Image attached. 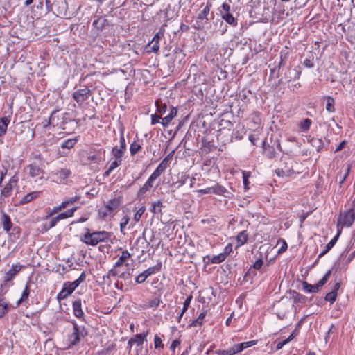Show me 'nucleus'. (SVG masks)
Segmentation results:
<instances>
[{
	"label": "nucleus",
	"mask_w": 355,
	"mask_h": 355,
	"mask_svg": "<svg viewBox=\"0 0 355 355\" xmlns=\"http://www.w3.org/2000/svg\"><path fill=\"white\" fill-rule=\"evenodd\" d=\"M299 164L293 158L283 157L280 160V164L275 172L278 176L290 177L295 173H298Z\"/></svg>",
	"instance_id": "nucleus-1"
},
{
	"label": "nucleus",
	"mask_w": 355,
	"mask_h": 355,
	"mask_svg": "<svg viewBox=\"0 0 355 355\" xmlns=\"http://www.w3.org/2000/svg\"><path fill=\"white\" fill-rule=\"evenodd\" d=\"M112 234L106 231H98L91 233L87 230V232L83 235L81 240L87 245L95 246L100 242L109 240Z\"/></svg>",
	"instance_id": "nucleus-2"
},
{
	"label": "nucleus",
	"mask_w": 355,
	"mask_h": 355,
	"mask_svg": "<svg viewBox=\"0 0 355 355\" xmlns=\"http://www.w3.org/2000/svg\"><path fill=\"white\" fill-rule=\"evenodd\" d=\"M148 334V331L143 334L135 335L128 342V347L129 348V355H139V352L142 350V345L144 341H146V336Z\"/></svg>",
	"instance_id": "nucleus-3"
},
{
	"label": "nucleus",
	"mask_w": 355,
	"mask_h": 355,
	"mask_svg": "<svg viewBox=\"0 0 355 355\" xmlns=\"http://www.w3.org/2000/svg\"><path fill=\"white\" fill-rule=\"evenodd\" d=\"M69 113H60L58 110L53 111L49 116V121L46 124L44 125V127L47 125H53V127H60L62 130H65V123H67Z\"/></svg>",
	"instance_id": "nucleus-4"
},
{
	"label": "nucleus",
	"mask_w": 355,
	"mask_h": 355,
	"mask_svg": "<svg viewBox=\"0 0 355 355\" xmlns=\"http://www.w3.org/2000/svg\"><path fill=\"white\" fill-rule=\"evenodd\" d=\"M122 197H115L105 202L104 206L101 209L100 214L103 218L113 215V213L119 209L122 203Z\"/></svg>",
	"instance_id": "nucleus-5"
},
{
	"label": "nucleus",
	"mask_w": 355,
	"mask_h": 355,
	"mask_svg": "<svg viewBox=\"0 0 355 355\" xmlns=\"http://www.w3.org/2000/svg\"><path fill=\"white\" fill-rule=\"evenodd\" d=\"M71 175V171L67 168H58L49 173L48 178L57 184H65L67 178Z\"/></svg>",
	"instance_id": "nucleus-6"
},
{
	"label": "nucleus",
	"mask_w": 355,
	"mask_h": 355,
	"mask_svg": "<svg viewBox=\"0 0 355 355\" xmlns=\"http://www.w3.org/2000/svg\"><path fill=\"white\" fill-rule=\"evenodd\" d=\"M73 331L68 337L69 347L77 345L80 340V337L84 338L87 336V331L85 327L80 329L76 322H73Z\"/></svg>",
	"instance_id": "nucleus-7"
},
{
	"label": "nucleus",
	"mask_w": 355,
	"mask_h": 355,
	"mask_svg": "<svg viewBox=\"0 0 355 355\" xmlns=\"http://www.w3.org/2000/svg\"><path fill=\"white\" fill-rule=\"evenodd\" d=\"M331 274V270H328L324 276L315 285L304 282L302 283L303 289L308 293H317L319 291V288L327 283Z\"/></svg>",
	"instance_id": "nucleus-8"
},
{
	"label": "nucleus",
	"mask_w": 355,
	"mask_h": 355,
	"mask_svg": "<svg viewBox=\"0 0 355 355\" xmlns=\"http://www.w3.org/2000/svg\"><path fill=\"white\" fill-rule=\"evenodd\" d=\"M291 306V302L287 298L286 300L283 298L281 301L278 302L275 305V310L277 317L280 320L285 318Z\"/></svg>",
	"instance_id": "nucleus-9"
},
{
	"label": "nucleus",
	"mask_w": 355,
	"mask_h": 355,
	"mask_svg": "<svg viewBox=\"0 0 355 355\" xmlns=\"http://www.w3.org/2000/svg\"><path fill=\"white\" fill-rule=\"evenodd\" d=\"M355 220V211L354 209H349L347 211L340 214L338 222V226L340 225L346 227H350Z\"/></svg>",
	"instance_id": "nucleus-10"
},
{
	"label": "nucleus",
	"mask_w": 355,
	"mask_h": 355,
	"mask_svg": "<svg viewBox=\"0 0 355 355\" xmlns=\"http://www.w3.org/2000/svg\"><path fill=\"white\" fill-rule=\"evenodd\" d=\"M91 89L87 87L79 89L73 93L72 97L76 101L79 106L87 100L91 95Z\"/></svg>",
	"instance_id": "nucleus-11"
},
{
	"label": "nucleus",
	"mask_w": 355,
	"mask_h": 355,
	"mask_svg": "<svg viewBox=\"0 0 355 355\" xmlns=\"http://www.w3.org/2000/svg\"><path fill=\"white\" fill-rule=\"evenodd\" d=\"M50 10L56 12L58 16H67L68 3L65 0H54L52 3V8H50Z\"/></svg>",
	"instance_id": "nucleus-12"
},
{
	"label": "nucleus",
	"mask_w": 355,
	"mask_h": 355,
	"mask_svg": "<svg viewBox=\"0 0 355 355\" xmlns=\"http://www.w3.org/2000/svg\"><path fill=\"white\" fill-rule=\"evenodd\" d=\"M164 28L162 27L159 31L155 35L150 42L148 43V46L150 50L148 52L157 53L159 50V41L164 36Z\"/></svg>",
	"instance_id": "nucleus-13"
},
{
	"label": "nucleus",
	"mask_w": 355,
	"mask_h": 355,
	"mask_svg": "<svg viewBox=\"0 0 355 355\" xmlns=\"http://www.w3.org/2000/svg\"><path fill=\"white\" fill-rule=\"evenodd\" d=\"M301 71L297 69H288L285 73L284 77L281 78L282 83H289L291 80H297L300 78Z\"/></svg>",
	"instance_id": "nucleus-14"
},
{
	"label": "nucleus",
	"mask_w": 355,
	"mask_h": 355,
	"mask_svg": "<svg viewBox=\"0 0 355 355\" xmlns=\"http://www.w3.org/2000/svg\"><path fill=\"white\" fill-rule=\"evenodd\" d=\"M25 170L33 178H43L44 173V171L35 164H29L26 166Z\"/></svg>",
	"instance_id": "nucleus-15"
},
{
	"label": "nucleus",
	"mask_w": 355,
	"mask_h": 355,
	"mask_svg": "<svg viewBox=\"0 0 355 355\" xmlns=\"http://www.w3.org/2000/svg\"><path fill=\"white\" fill-rule=\"evenodd\" d=\"M24 268V266L20 263L13 264L12 265L11 268L6 272L4 276V282H8L14 279L15 275L20 272V270Z\"/></svg>",
	"instance_id": "nucleus-16"
},
{
	"label": "nucleus",
	"mask_w": 355,
	"mask_h": 355,
	"mask_svg": "<svg viewBox=\"0 0 355 355\" xmlns=\"http://www.w3.org/2000/svg\"><path fill=\"white\" fill-rule=\"evenodd\" d=\"M73 291L74 289L69 284V282H66L63 284L61 291L58 294L57 300L58 301L64 300L69 297Z\"/></svg>",
	"instance_id": "nucleus-17"
},
{
	"label": "nucleus",
	"mask_w": 355,
	"mask_h": 355,
	"mask_svg": "<svg viewBox=\"0 0 355 355\" xmlns=\"http://www.w3.org/2000/svg\"><path fill=\"white\" fill-rule=\"evenodd\" d=\"M157 271V267H150L148 269L145 270L141 274H139L136 278L135 282L137 284L144 283L146 279L150 275L155 274Z\"/></svg>",
	"instance_id": "nucleus-18"
},
{
	"label": "nucleus",
	"mask_w": 355,
	"mask_h": 355,
	"mask_svg": "<svg viewBox=\"0 0 355 355\" xmlns=\"http://www.w3.org/2000/svg\"><path fill=\"white\" fill-rule=\"evenodd\" d=\"M154 182L155 180L149 177L144 184L138 190L137 197L141 198L146 192L149 191L153 187Z\"/></svg>",
	"instance_id": "nucleus-19"
},
{
	"label": "nucleus",
	"mask_w": 355,
	"mask_h": 355,
	"mask_svg": "<svg viewBox=\"0 0 355 355\" xmlns=\"http://www.w3.org/2000/svg\"><path fill=\"white\" fill-rule=\"evenodd\" d=\"M177 115V110L174 107H171L170 110L169 114L162 118V124L164 128H166L168 126L171 121Z\"/></svg>",
	"instance_id": "nucleus-20"
},
{
	"label": "nucleus",
	"mask_w": 355,
	"mask_h": 355,
	"mask_svg": "<svg viewBox=\"0 0 355 355\" xmlns=\"http://www.w3.org/2000/svg\"><path fill=\"white\" fill-rule=\"evenodd\" d=\"M341 233V230H338L337 235L334 237L325 246V249L318 255V258H321L325 254H327L336 243L339 235Z\"/></svg>",
	"instance_id": "nucleus-21"
},
{
	"label": "nucleus",
	"mask_w": 355,
	"mask_h": 355,
	"mask_svg": "<svg viewBox=\"0 0 355 355\" xmlns=\"http://www.w3.org/2000/svg\"><path fill=\"white\" fill-rule=\"evenodd\" d=\"M73 314L76 317H77L78 318H83L84 313L82 310L80 300H76L73 302Z\"/></svg>",
	"instance_id": "nucleus-22"
},
{
	"label": "nucleus",
	"mask_w": 355,
	"mask_h": 355,
	"mask_svg": "<svg viewBox=\"0 0 355 355\" xmlns=\"http://www.w3.org/2000/svg\"><path fill=\"white\" fill-rule=\"evenodd\" d=\"M15 182L10 180L9 182L5 185L3 189L1 190V198H7L10 196L12 192Z\"/></svg>",
	"instance_id": "nucleus-23"
},
{
	"label": "nucleus",
	"mask_w": 355,
	"mask_h": 355,
	"mask_svg": "<svg viewBox=\"0 0 355 355\" xmlns=\"http://www.w3.org/2000/svg\"><path fill=\"white\" fill-rule=\"evenodd\" d=\"M263 154L268 158L272 159L276 156V151L273 146L266 145V141L263 142Z\"/></svg>",
	"instance_id": "nucleus-24"
},
{
	"label": "nucleus",
	"mask_w": 355,
	"mask_h": 355,
	"mask_svg": "<svg viewBox=\"0 0 355 355\" xmlns=\"http://www.w3.org/2000/svg\"><path fill=\"white\" fill-rule=\"evenodd\" d=\"M29 293H30V285H29V283H27L23 292H22L21 297L16 303V307H18L21 304L24 303L28 300Z\"/></svg>",
	"instance_id": "nucleus-25"
},
{
	"label": "nucleus",
	"mask_w": 355,
	"mask_h": 355,
	"mask_svg": "<svg viewBox=\"0 0 355 355\" xmlns=\"http://www.w3.org/2000/svg\"><path fill=\"white\" fill-rule=\"evenodd\" d=\"M257 343L255 340L243 342L234 345L236 354L243 351V349L254 345Z\"/></svg>",
	"instance_id": "nucleus-26"
},
{
	"label": "nucleus",
	"mask_w": 355,
	"mask_h": 355,
	"mask_svg": "<svg viewBox=\"0 0 355 355\" xmlns=\"http://www.w3.org/2000/svg\"><path fill=\"white\" fill-rule=\"evenodd\" d=\"M39 193V191H33L28 193L21 198V200L19 202V205H22L32 201L33 199L38 197Z\"/></svg>",
	"instance_id": "nucleus-27"
},
{
	"label": "nucleus",
	"mask_w": 355,
	"mask_h": 355,
	"mask_svg": "<svg viewBox=\"0 0 355 355\" xmlns=\"http://www.w3.org/2000/svg\"><path fill=\"white\" fill-rule=\"evenodd\" d=\"M1 224L3 227L4 230L6 232H9L12 228V224L10 220V218L8 214L5 213H3L2 215Z\"/></svg>",
	"instance_id": "nucleus-28"
},
{
	"label": "nucleus",
	"mask_w": 355,
	"mask_h": 355,
	"mask_svg": "<svg viewBox=\"0 0 355 355\" xmlns=\"http://www.w3.org/2000/svg\"><path fill=\"white\" fill-rule=\"evenodd\" d=\"M131 254L127 250H123L118 261L114 263V268L121 267L130 257Z\"/></svg>",
	"instance_id": "nucleus-29"
},
{
	"label": "nucleus",
	"mask_w": 355,
	"mask_h": 355,
	"mask_svg": "<svg viewBox=\"0 0 355 355\" xmlns=\"http://www.w3.org/2000/svg\"><path fill=\"white\" fill-rule=\"evenodd\" d=\"M10 123V119L4 116L0 119V137L3 136L7 131L8 125Z\"/></svg>",
	"instance_id": "nucleus-30"
},
{
	"label": "nucleus",
	"mask_w": 355,
	"mask_h": 355,
	"mask_svg": "<svg viewBox=\"0 0 355 355\" xmlns=\"http://www.w3.org/2000/svg\"><path fill=\"white\" fill-rule=\"evenodd\" d=\"M80 198V197L78 196H73V197H70V198H66V199H64L61 202V204H60L61 205V207H62L63 209H65L67 207L73 205Z\"/></svg>",
	"instance_id": "nucleus-31"
},
{
	"label": "nucleus",
	"mask_w": 355,
	"mask_h": 355,
	"mask_svg": "<svg viewBox=\"0 0 355 355\" xmlns=\"http://www.w3.org/2000/svg\"><path fill=\"white\" fill-rule=\"evenodd\" d=\"M326 101H327V104H326V110L327 112H329V113H333L335 112V107H334V104H335V101L334 99L331 97V96H324V97Z\"/></svg>",
	"instance_id": "nucleus-32"
},
{
	"label": "nucleus",
	"mask_w": 355,
	"mask_h": 355,
	"mask_svg": "<svg viewBox=\"0 0 355 355\" xmlns=\"http://www.w3.org/2000/svg\"><path fill=\"white\" fill-rule=\"evenodd\" d=\"M212 193L219 196H225V193L227 191V189L222 185L216 184L211 187Z\"/></svg>",
	"instance_id": "nucleus-33"
},
{
	"label": "nucleus",
	"mask_w": 355,
	"mask_h": 355,
	"mask_svg": "<svg viewBox=\"0 0 355 355\" xmlns=\"http://www.w3.org/2000/svg\"><path fill=\"white\" fill-rule=\"evenodd\" d=\"M221 17L230 25L233 26H236L237 25L236 19L231 13L223 14Z\"/></svg>",
	"instance_id": "nucleus-34"
},
{
	"label": "nucleus",
	"mask_w": 355,
	"mask_h": 355,
	"mask_svg": "<svg viewBox=\"0 0 355 355\" xmlns=\"http://www.w3.org/2000/svg\"><path fill=\"white\" fill-rule=\"evenodd\" d=\"M211 6L210 4H207L205 7L203 8V10L201 11V12L198 14L197 17L199 19H203L208 22L207 15L210 11Z\"/></svg>",
	"instance_id": "nucleus-35"
},
{
	"label": "nucleus",
	"mask_w": 355,
	"mask_h": 355,
	"mask_svg": "<svg viewBox=\"0 0 355 355\" xmlns=\"http://www.w3.org/2000/svg\"><path fill=\"white\" fill-rule=\"evenodd\" d=\"M77 141H78L77 138L69 139L67 140L64 141L62 143L61 148L63 149L64 148L71 149V148H73L75 146V144H76Z\"/></svg>",
	"instance_id": "nucleus-36"
},
{
	"label": "nucleus",
	"mask_w": 355,
	"mask_h": 355,
	"mask_svg": "<svg viewBox=\"0 0 355 355\" xmlns=\"http://www.w3.org/2000/svg\"><path fill=\"white\" fill-rule=\"evenodd\" d=\"M248 239V236L246 231H241L237 236L238 246L245 244Z\"/></svg>",
	"instance_id": "nucleus-37"
},
{
	"label": "nucleus",
	"mask_w": 355,
	"mask_h": 355,
	"mask_svg": "<svg viewBox=\"0 0 355 355\" xmlns=\"http://www.w3.org/2000/svg\"><path fill=\"white\" fill-rule=\"evenodd\" d=\"M192 298H193L192 295H189L186 298L185 301L184 302L183 308H182L181 312L180 313L178 322L180 321V319L182 318V317L183 316L184 313L187 311L188 307L190 305Z\"/></svg>",
	"instance_id": "nucleus-38"
},
{
	"label": "nucleus",
	"mask_w": 355,
	"mask_h": 355,
	"mask_svg": "<svg viewBox=\"0 0 355 355\" xmlns=\"http://www.w3.org/2000/svg\"><path fill=\"white\" fill-rule=\"evenodd\" d=\"M125 152V150L115 146L112 150V155L114 157L115 159L122 160V157Z\"/></svg>",
	"instance_id": "nucleus-39"
},
{
	"label": "nucleus",
	"mask_w": 355,
	"mask_h": 355,
	"mask_svg": "<svg viewBox=\"0 0 355 355\" xmlns=\"http://www.w3.org/2000/svg\"><path fill=\"white\" fill-rule=\"evenodd\" d=\"M206 311H203L202 312L199 316L198 317L197 319H196L195 320H193L190 326L191 327H198V326H201L202 324H203V322H204V319L206 316Z\"/></svg>",
	"instance_id": "nucleus-40"
},
{
	"label": "nucleus",
	"mask_w": 355,
	"mask_h": 355,
	"mask_svg": "<svg viewBox=\"0 0 355 355\" xmlns=\"http://www.w3.org/2000/svg\"><path fill=\"white\" fill-rule=\"evenodd\" d=\"M86 275L83 272L81 273L80 277L73 282H69V284L71 286V287L75 290L82 282H83L85 280Z\"/></svg>",
	"instance_id": "nucleus-41"
},
{
	"label": "nucleus",
	"mask_w": 355,
	"mask_h": 355,
	"mask_svg": "<svg viewBox=\"0 0 355 355\" xmlns=\"http://www.w3.org/2000/svg\"><path fill=\"white\" fill-rule=\"evenodd\" d=\"M162 202L160 200H157L152 202L150 208L151 212L154 214H158L162 212Z\"/></svg>",
	"instance_id": "nucleus-42"
},
{
	"label": "nucleus",
	"mask_w": 355,
	"mask_h": 355,
	"mask_svg": "<svg viewBox=\"0 0 355 355\" xmlns=\"http://www.w3.org/2000/svg\"><path fill=\"white\" fill-rule=\"evenodd\" d=\"M141 148V144L139 143V141H134L130 146V152L131 155H135L136 153H137L140 149Z\"/></svg>",
	"instance_id": "nucleus-43"
},
{
	"label": "nucleus",
	"mask_w": 355,
	"mask_h": 355,
	"mask_svg": "<svg viewBox=\"0 0 355 355\" xmlns=\"http://www.w3.org/2000/svg\"><path fill=\"white\" fill-rule=\"evenodd\" d=\"M292 297L295 303H305L306 298L305 296L296 291L293 292Z\"/></svg>",
	"instance_id": "nucleus-44"
},
{
	"label": "nucleus",
	"mask_w": 355,
	"mask_h": 355,
	"mask_svg": "<svg viewBox=\"0 0 355 355\" xmlns=\"http://www.w3.org/2000/svg\"><path fill=\"white\" fill-rule=\"evenodd\" d=\"M215 354L218 355H234L236 354L234 347L232 346L228 349L221 350L218 349L215 351Z\"/></svg>",
	"instance_id": "nucleus-45"
},
{
	"label": "nucleus",
	"mask_w": 355,
	"mask_h": 355,
	"mask_svg": "<svg viewBox=\"0 0 355 355\" xmlns=\"http://www.w3.org/2000/svg\"><path fill=\"white\" fill-rule=\"evenodd\" d=\"M311 123H312V121L311 119H305L302 121L300 122L299 126L302 131L307 132L309 130Z\"/></svg>",
	"instance_id": "nucleus-46"
},
{
	"label": "nucleus",
	"mask_w": 355,
	"mask_h": 355,
	"mask_svg": "<svg viewBox=\"0 0 355 355\" xmlns=\"http://www.w3.org/2000/svg\"><path fill=\"white\" fill-rule=\"evenodd\" d=\"M8 304L4 299L0 300V317H3L8 311Z\"/></svg>",
	"instance_id": "nucleus-47"
},
{
	"label": "nucleus",
	"mask_w": 355,
	"mask_h": 355,
	"mask_svg": "<svg viewBox=\"0 0 355 355\" xmlns=\"http://www.w3.org/2000/svg\"><path fill=\"white\" fill-rule=\"evenodd\" d=\"M155 105L157 106V112L159 113L158 115L162 116V114H164L166 112L167 107L166 104L159 103L158 101L155 102Z\"/></svg>",
	"instance_id": "nucleus-48"
},
{
	"label": "nucleus",
	"mask_w": 355,
	"mask_h": 355,
	"mask_svg": "<svg viewBox=\"0 0 355 355\" xmlns=\"http://www.w3.org/2000/svg\"><path fill=\"white\" fill-rule=\"evenodd\" d=\"M145 210H146L145 206H141V207L139 208V209L135 214L134 218H133L135 223H137L140 220Z\"/></svg>",
	"instance_id": "nucleus-49"
},
{
	"label": "nucleus",
	"mask_w": 355,
	"mask_h": 355,
	"mask_svg": "<svg viewBox=\"0 0 355 355\" xmlns=\"http://www.w3.org/2000/svg\"><path fill=\"white\" fill-rule=\"evenodd\" d=\"M226 257H227L224 255L223 253L222 252L218 255H214L211 258V261L212 263H220L223 262L226 259Z\"/></svg>",
	"instance_id": "nucleus-50"
},
{
	"label": "nucleus",
	"mask_w": 355,
	"mask_h": 355,
	"mask_svg": "<svg viewBox=\"0 0 355 355\" xmlns=\"http://www.w3.org/2000/svg\"><path fill=\"white\" fill-rule=\"evenodd\" d=\"M77 207H73L70 209H68L65 212L60 214L62 219H66L69 217H72L74 214V212L76 211Z\"/></svg>",
	"instance_id": "nucleus-51"
},
{
	"label": "nucleus",
	"mask_w": 355,
	"mask_h": 355,
	"mask_svg": "<svg viewBox=\"0 0 355 355\" xmlns=\"http://www.w3.org/2000/svg\"><path fill=\"white\" fill-rule=\"evenodd\" d=\"M336 297H337V293L335 292L331 291L326 295L324 300L326 301L329 302L330 304H333L336 301Z\"/></svg>",
	"instance_id": "nucleus-52"
},
{
	"label": "nucleus",
	"mask_w": 355,
	"mask_h": 355,
	"mask_svg": "<svg viewBox=\"0 0 355 355\" xmlns=\"http://www.w3.org/2000/svg\"><path fill=\"white\" fill-rule=\"evenodd\" d=\"M61 220H63L61 217L60 214H58L57 216L52 218L49 222V225L47 227V229H51L56 225V224L60 221Z\"/></svg>",
	"instance_id": "nucleus-53"
},
{
	"label": "nucleus",
	"mask_w": 355,
	"mask_h": 355,
	"mask_svg": "<svg viewBox=\"0 0 355 355\" xmlns=\"http://www.w3.org/2000/svg\"><path fill=\"white\" fill-rule=\"evenodd\" d=\"M207 23V21L203 20V19H199L198 17L193 24V27L196 29H202L203 28L204 26Z\"/></svg>",
	"instance_id": "nucleus-54"
},
{
	"label": "nucleus",
	"mask_w": 355,
	"mask_h": 355,
	"mask_svg": "<svg viewBox=\"0 0 355 355\" xmlns=\"http://www.w3.org/2000/svg\"><path fill=\"white\" fill-rule=\"evenodd\" d=\"M62 209H63L62 207H61V205L57 207H54L46 215V218L48 219L49 218L52 217L54 214L60 211Z\"/></svg>",
	"instance_id": "nucleus-55"
},
{
	"label": "nucleus",
	"mask_w": 355,
	"mask_h": 355,
	"mask_svg": "<svg viewBox=\"0 0 355 355\" xmlns=\"http://www.w3.org/2000/svg\"><path fill=\"white\" fill-rule=\"evenodd\" d=\"M154 345H155V348H156V349H159V348L164 347L162 340L157 335H155L154 337Z\"/></svg>",
	"instance_id": "nucleus-56"
},
{
	"label": "nucleus",
	"mask_w": 355,
	"mask_h": 355,
	"mask_svg": "<svg viewBox=\"0 0 355 355\" xmlns=\"http://www.w3.org/2000/svg\"><path fill=\"white\" fill-rule=\"evenodd\" d=\"M219 11L221 16L223 15V14L230 13V6L226 3H224L219 8Z\"/></svg>",
	"instance_id": "nucleus-57"
},
{
	"label": "nucleus",
	"mask_w": 355,
	"mask_h": 355,
	"mask_svg": "<svg viewBox=\"0 0 355 355\" xmlns=\"http://www.w3.org/2000/svg\"><path fill=\"white\" fill-rule=\"evenodd\" d=\"M160 302H161L160 299L158 297H155L149 301L148 306L150 308H153V309L157 308L159 305Z\"/></svg>",
	"instance_id": "nucleus-58"
},
{
	"label": "nucleus",
	"mask_w": 355,
	"mask_h": 355,
	"mask_svg": "<svg viewBox=\"0 0 355 355\" xmlns=\"http://www.w3.org/2000/svg\"><path fill=\"white\" fill-rule=\"evenodd\" d=\"M130 220V218L128 216H123L121 219V221L120 223V229H121V232H123V230L125 229V227H126V225H128V222Z\"/></svg>",
	"instance_id": "nucleus-59"
},
{
	"label": "nucleus",
	"mask_w": 355,
	"mask_h": 355,
	"mask_svg": "<svg viewBox=\"0 0 355 355\" xmlns=\"http://www.w3.org/2000/svg\"><path fill=\"white\" fill-rule=\"evenodd\" d=\"M122 160L115 159L109 166L110 170H114L116 167L121 164Z\"/></svg>",
	"instance_id": "nucleus-60"
},
{
	"label": "nucleus",
	"mask_w": 355,
	"mask_h": 355,
	"mask_svg": "<svg viewBox=\"0 0 355 355\" xmlns=\"http://www.w3.org/2000/svg\"><path fill=\"white\" fill-rule=\"evenodd\" d=\"M187 178L182 176L181 179L178 181L173 182L172 184V186H174L177 188H180V187L183 186L186 183Z\"/></svg>",
	"instance_id": "nucleus-61"
},
{
	"label": "nucleus",
	"mask_w": 355,
	"mask_h": 355,
	"mask_svg": "<svg viewBox=\"0 0 355 355\" xmlns=\"http://www.w3.org/2000/svg\"><path fill=\"white\" fill-rule=\"evenodd\" d=\"M162 117L160 115H158L157 114H152L151 115V125H155L156 123H158L159 122V119Z\"/></svg>",
	"instance_id": "nucleus-62"
},
{
	"label": "nucleus",
	"mask_w": 355,
	"mask_h": 355,
	"mask_svg": "<svg viewBox=\"0 0 355 355\" xmlns=\"http://www.w3.org/2000/svg\"><path fill=\"white\" fill-rule=\"evenodd\" d=\"M232 251V245L231 243H228L225 249H224V251L223 252V254L225 255L226 257L230 254Z\"/></svg>",
	"instance_id": "nucleus-63"
},
{
	"label": "nucleus",
	"mask_w": 355,
	"mask_h": 355,
	"mask_svg": "<svg viewBox=\"0 0 355 355\" xmlns=\"http://www.w3.org/2000/svg\"><path fill=\"white\" fill-rule=\"evenodd\" d=\"M263 261L262 259H258L255 261V263L253 265V268L255 270H260L261 267L263 266Z\"/></svg>",
	"instance_id": "nucleus-64"
}]
</instances>
